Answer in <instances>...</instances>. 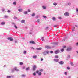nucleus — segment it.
Listing matches in <instances>:
<instances>
[{
  "label": "nucleus",
  "instance_id": "3",
  "mask_svg": "<svg viewBox=\"0 0 78 78\" xmlns=\"http://www.w3.org/2000/svg\"><path fill=\"white\" fill-rule=\"evenodd\" d=\"M8 40L10 41H13V38L12 37H9L7 38Z\"/></svg>",
  "mask_w": 78,
  "mask_h": 78
},
{
  "label": "nucleus",
  "instance_id": "36",
  "mask_svg": "<svg viewBox=\"0 0 78 78\" xmlns=\"http://www.w3.org/2000/svg\"><path fill=\"white\" fill-rule=\"evenodd\" d=\"M61 51L62 52H63V51H64V49H61Z\"/></svg>",
  "mask_w": 78,
  "mask_h": 78
},
{
  "label": "nucleus",
  "instance_id": "60",
  "mask_svg": "<svg viewBox=\"0 0 78 78\" xmlns=\"http://www.w3.org/2000/svg\"><path fill=\"white\" fill-rule=\"evenodd\" d=\"M54 27H57V25H54Z\"/></svg>",
  "mask_w": 78,
  "mask_h": 78
},
{
  "label": "nucleus",
  "instance_id": "53",
  "mask_svg": "<svg viewBox=\"0 0 78 78\" xmlns=\"http://www.w3.org/2000/svg\"><path fill=\"white\" fill-rule=\"evenodd\" d=\"M11 12V11L9 10H8V12H9H9Z\"/></svg>",
  "mask_w": 78,
  "mask_h": 78
},
{
  "label": "nucleus",
  "instance_id": "52",
  "mask_svg": "<svg viewBox=\"0 0 78 78\" xmlns=\"http://www.w3.org/2000/svg\"><path fill=\"white\" fill-rule=\"evenodd\" d=\"M76 46H78V42L76 43Z\"/></svg>",
  "mask_w": 78,
  "mask_h": 78
},
{
  "label": "nucleus",
  "instance_id": "6",
  "mask_svg": "<svg viewBox=\"0 0 78 78\" xmlns=\"http://www.w3.org/2000/svg\"><path fill=\"white\" fill-rule=\"evenodd\" d=\"M64 15L65 16H66V17H67L69 16V13L67 12H66L64 13Z\"/></svg>",
  "mask_w": 78,
  "mask_h": 78
},
{
  "label": "nucleus",
  "instance_id": "34",
  "mask_svg": "<svg viewBox=\"0 0 78 78\" xmlns=\"http://www.w3.org/2000/svg\"><path fill=\"white\" fill-rule=\"evenodd\" d=\"M41 39L42 41H45V40L44 39V37H42Z\"/></svg>",
  "mask_w": 78,
  "mask_h": 78
},
{
  "label": "nucleus",
  "instance_id": "44",
  "mask_svg": "<svg viewBox=\"0 0 78 78\" xmlns=\"http://www.w3.org/2000/svg\"><path fill=\"white\" fill-rule=\"evenodd\" d=\"M15 43H18V42L17 41V40H15Z\"/></svg>",
  "mask_w": 78,
  "mask_h": 78
},
{
  "label": "nucleus",
  "instance_id": "20",
  "mask_svg": "<svg viewBox=\"0 0 78 78\" xmlns=\"http://www.w3.org/2000/svg\"><path fill=\"white\" fill-rule=\"evenodd\" d=\"M52 20L53 21H55L56 20V18L55 17H53L52 18Z\"/></svg>",
  "mask_w": 78,
  "mask_h": 78
},
{
  "label": "nucleus",
  "instance_id": "40",
  "mask_svg": "<svg viewBox=\"0 0 78 78\" xmlns=\"http://www.w3.org/2000/svg\"><path fill=\"white\" fill-rule=\"evenodd\" d=\"M64 74L65 75H67V72H65Z\"/></svg>",
  "mask_w": 78,
  "mask_h": 78
},
{
  "label": "nucleus",
  "instance_id": "21",
  "mask_svg": "<svg viewBox=\"0 0 78 78\" xmlns=\"http://www.w3.org/2000/svg\"><path fill=\"white\" fill-rule=\"evenodd\" d=\"M43 54L44 55H46V52L45 51H44L43 52Z\"/></svg>",
  "mask_w": 78,
  "mask_h": 78
},
{
  "label": "nucleus",
  "instance_id": "37",
  "mask_svg": "<svg viewBox=\"0 0 78 78\" xmlns=\"http://www.w3.org/2000/svg\"><path fill=\"white\" fill-rule=\"evenodd\" d=\"M26 70L27 71H28V70H29V67L26 68Z\"/></svg>",
  "mask_w": 78,
  "mask_h": 78
},
{
  "label": "nucleus",
  "instance_id": "31",
  "mask_svg": "<svg viewBox=\"0 0 78 78\" xmlns=\"http://www.w3.org/2000/svg\"><path fill=\"white\" fill-rule=\"evenodd\" d=\"M4 18H8V16L5 15L4 16Z\"/></svg>",
  "mask_w": 78,
  "mask_h": 78
},
{
  "label": "nucleus",
  "instance_id": "10",
  "mask_svg": "<svg viewBox=\"0 0 78 78\" xmlns=\"http://www.w3.org/2000/svg\"><path fill=\"white\" fill-rule=\"evenodd\" d=\"M54 60L55 62H58L59 61V60L58 59H54Z\"/></svg>",
  "mask_w": 78,
  "mask_h": 78
},
{
  "label": "nucleus",
  "instance_id": "8",
  "mask_svg": "<svg viewBox=\"0 0 78 78\" xmlns=\"http://www.w3.org/2000/svg\"><path fill=\"white\" fill-rule=\"evenodd\" d=\"M60 52V51L59 50H57L55 51V54H58V53H59Z\"/></svg>",
  "mask_w": 78,
  "mask_h": 78
},
{
  "label": "nucleus",
  "instance_id": "2",
  "mask_svg": "<svg viewBox=\"0 0 78 78\" xmlns=\"http://www.w3.org/2000/svg\"><path fill=\"white\" fill-rule=\"evenodd\" d=\"M36 73L37 74H38V76H41V75H42V73L41 72H39V71L38 70L36 71Z\"/></svg>",
  "mask_w": 78,
  "mask_h": 78
},
{
  "label": "nucleus",
  "instance_id": "18",
  "mask_svg": "<svg viewBox=\"0 0 78 78\" xmlns=\"http://www.w3.org/2000/svg\"><path fill=\"white\" fill-rule=\"evenodd\" d=\"M40 22H41V20H40V19H38L36 21V22H37V23H39Z\"/></svg>",
  "mask_w": 78,
  "mask_h": 78
},
{
  "label": "nucleus",
  "instance_id": "9",
  "mask_svg": "<svg viewBox=\"0 0 78 78\" xmlns=\"http://www.w3.org/2000/svg\"><path fill=\"white\" fill-rule=\"evenodd\" d=\"M36 65H34V66L33 67V71H34L35 70H36Z\"/></svg>",
  "mask_w": 78,
  "mask_h": 78
},
{
  "label": "nucleus",
  "instance_id": "45",
  "mask_svg": "<svg viewBox=\"0 0 78 78\" xmlns=\"http://www.w3.org/2000/svg\"><path fill=\"white\" fill-rule=\"evenodd\" d=\"M48 28H49V27H46L45 28V30H48Z\"/></svg>",
  "mask_w": 78,
  "mask_h": 78
},
{
  "label": "nucleus",
  "instance_id": "54",
  "mask_svg": "<svg viewBox=\"0 0 78 78\" xmlns=\"http://www.w3.org/2000/svg\"><path fill=\"white\" fill-rule=\"evenodd\" d=\"M40 72H43V69L40 70Z\"/></svg>",
  "mask_w": 78,
  "mask_h": 78
},
{
  "label": "nucleus",
  "instance_id": "41",
  "mask_svg": "<svg viewBox=\"0 0 78 78\" xmlns=\"http://www.w3.org/2000/svg\"><path fill=\"white\" fill-rule=\"evenodd\" d=\"M14 19H16V20H17V17L16 16H14Z\"/></svg>",
  "mask_w": 78,
  "mask_h": 78
},
{
  "label": "nucleus",
  "instance_id": "59",
  "mask_svg": "<svg viewBox=\"0 0 78 78\" xmlns=\"http://www.w3.org/2000/svg\"><path fill=\"white\" fill-rule=\"evenodd\" d=\"M43 60H44V59H43V58H41V61H43Z\"/></svg>",
  "mask_w": 78,
  "mask_h": 78
},
{
  "label": "nucleus",
  "instance_id": "13",
  "mask_svg": "<svg viewBox=\"0 0 78 78\" xmlns=\"http://www.w3.org/2000/svg\"><path fill=\"white\" fill-rule=\"evenodd\" d=\"M36 50H42V48H37L35 49Z\"/></svg>",
  "mask_w": 78,
  "mask_h": 78
},
{
  "label": "nucleus",
  "instance_id": "16",
  "mask_svg": "<svg viewBox=\"0 0 78 78\" xmlns=\"http://www.w3.org/2000/svg\"><path fill=\"white\" fill-rule=\"evenodd\" d=\"M17 69V67H15L14 68V69L16 71V72H19V69Z\"/></svg>",
  "mask_w": 78,
  "mask_h": 78
},
{
  "label": "nucleus",
  "instance_id": "4",
  "mask_svg": "<svg viewBox=\"0 0 78 78\" xmlns=\"http://www.w3.org/2000/svg\"><path fill=\"white\" fill-rule=\"evenodd\" d=\"M45 47L46 48H47V49H51V48H52V47L48 46H46Z\"/></svg>",
  "mask_w": 78,
  "mask_h": 78
},
{
  "label": "nucleus",
  "instance_id": "17",
  "mask_svg": "<svg viewBox=\"0 0 78 78\" xmlns=\"http://www.w3.org/2000/svg\"><path fill=\"white\" fill-rule=\"evenodd\" d=\"M21 23H25V20H22L21 21Z\"/></svg>",
  "mask_w": 78,
  "mask_h": 78
},
{
  "label": "nucleus",
  "instance_id": "33",
  "mask_svg": "<svg viewBox=\"0 0 78 78\" xmlns=\"http://www.w3.org/2000/svg\"><path fill=\"white\" fill-rule=\"evenodd\" d=\"M11 76H7V78H11Z\"/></svg>",
  "mask_w": 78,
  "mask_h": 78
},
{
  "label": "nucleus",
  "instance_id": "22",
  "mask_svg": "<svg viewBox=\"0 0 78 78\" xmlns=\"http://www.w3.org/2000/svg\"><path fill=\"white\" fill-rule=\"evenodd\" d=\"M33 58H34V59H35L36 58H37V56L36 55H34L33 56Z\"/></svg>",
  "mask_w": 78,
  "mask_h": 78
},
{
  "label": "nucleus",
  "instance_id": "39",
  "mask_svg": "<svg viewBox=\"0 0 78 78\" xmlns=\"http://www.w3.org/2000/svg\"><path fill=\"white\" fill-rule=\"evenodd\" d=\"M67 70H70V67L68 66L67 67Z\"/></svg>",
  "mask_w": 78,
  "mask_h": 78
},
{
  "label": "nucleus",
  "instance_id": "19",
  "mask_svg": "<svg viewBox=\"0 0 78 78\" xmlns=\"http://www.w3.org/2000/svg\"><path fill=\"white\" fill-rule=\"evenodd\" d=\"M24 14H28V12L27 11H25L23 12Z\"/></svg>",
  "mask_w": 78,
  "mask_h": 78
},
{
  "label": "nucleus",
  "instance_id": "7",
  "mask_svg": "<svg viewBox=\"0 0 78 78\" xmlns=\"http://www.w3.org/2000/svg\"><path fill=\"white\" fill-rule=\"evenodd\" d=\"M59 64L60 65H63L64 64V62L62 61H60L58 62Z\"/></svg>",
  "mask_w": 78,
  "mask_h": 78
},
{
  "label": "nucleus",
  "instance_id": "26",
  "mask_svg": "<svg viewBox=\"0 0 78 78\" xmlns=\"http://www.w3.org/2000/svg\"><path fill=\"white\" fill-rule=\"evenodd\" d=\"M53 5H54V6H56V5H58V4H57V3H56V2H54L53 3Z\"/></svg>",
  "mask_w": 78,
  "mask_h": 78
},
{
  "label": "nucleus",
  "instance_id": "38",
  "mask_svg": "<svg viewBox=\"0 0 78 78\" xmlns=\"http://www.w3.org/2000/svg\"><path fill=\"white\" fill-rule=\"evenodd\" d=\"M23 53L24 54H26L27 53V51H24Z\"/></svg>",
  "mask_w": 78,
  "mask_h": 78
},
{
  "label": "nucleus",
  "instance_id": "43",
  "mask_svg": "<svg viewBox=\"0 0 78 78\" xmlns=\"http://www.w3.org/2000/svg\"><path fill=\"white\" fill-rule=\"evenodd\" d=\"M2 12H4L5 11V9H2Z\"/></svg>",
  "mask_w": 78,
  "mask_h": 78
},
{
  "label": "nucleus",
  "instance_id": "35",
  "mask_svg": "<svg viewBox=\"0 0 78 78\" xmlns=\"http://www.w3.org/2000/svg\"><path fill=\"white\" fill-rule=\"evenodd\" d=\"M14 70H15V69H14V68L13 69H12L11 72L12 73H13L14 72Z\"/></svg>",
  "mask_w": 78,
  "mask_h": 78
},
{
  "label": "nucleus",
  "instance_id": "47",
  "mask_svg": "<svg viewBox=\"0 0 78 78\" xmlns=\"http://www.w3.org/2000/svg\"><path fill=\"white\" fill-rule=\"evenodd\" d=\"M70 64H71V66H73V62H71Z\"/></svg>",
  "mask_w": 78,
  "mask_h": 78
},
{
  "label": "nucleus",
  "instance_id": "57",
  "mask_svg": "<svg viewBox=\"0 0 78 78\" xmlns=\"http://www.w3.org/2000/svg\"><path fill=\"white\" fill-rule=\"evenodd\" d=\"M28 12H30V10L29 9H28Z\"/></svg>",
  "mask_w": 78,
  "mask_h": 78
},
{
  "label": "nucleus",
  "instance_id": "58",
  "mask_svg": "<svg viewBox=\"0 0 78 78\" xmlns=\"http://www.w3.org/2000/svg\"><path fill=\"white\" fill-rule=\"evenodd\" d=\"M75 27H76V28H77V27H78V26L77 25H75Z\"/></svg>",
  "mask_w": 78,
  "mask_h": 78
},
{
  "label": "nucleus",
  "instance_id": "25",
  "mask_svg": "<svg viewBox=\"0 0 78 78\" xmlns=\"http://www.w3.org/2000/svg\"><path fill=\"white\" fill-rule=\"evenodd\" d=\"M70 58V54H69L67 56V58Z\"/></svg>",
  "mask_w": 78,
  "mask_h": 78
},
{
  "label": "nucleus",
  "instance_id": "1",
  "mask_svg": "<svg viewBox=\"0 0 78 78\" xmlns=\"http://www.w3.org/2000/svg\"><path fill=\"white\" fill-rule=\"evenodd\" d=\"M72 50V47H68L67 48L66 50L67 51L69 52L71 51Z\"/></svg>",
  "mask_w": 78,
  "mask_h": 78
},
{
  "label": "nucleus",
  "instance_id": "46",
  "mask_svg": "<svg viewBox=\"0 0 78 78\" xmlns=\"http://www.w3.org/2000/svg\"><path fill=\"white\" fill-rule=\"evenodd\" d=\"M22 76L23 77H25V76H26L25 75L23 74V75H22Z\"/></svg>",
  "mask_w": 78,
  "mask_h": 78
},
{
  "label": "nucleus",
  "instance_id": "64",
  "mask_svg": "<svg viewBox=\"0 0 78 78\" xmlns=\"http://www.w3.org/2000/svg\"><path fill=\"white\" fill-rule=\"evenodd\" d=\"M75 31V29H72V31Z\"/></svg>",
  "mask_w": 78,
  "mask_h": 78
},
{
  "label": "nucleus",
  "instance_id": "51",
  "mask_svg": "<svg viewBox=\"0 0 78 78\" xmlns=\"http://www.w3.org/2000/svg\"><path fill=\"white\" fill-rule=\"evenodd\" d=\"M58 19H62V18L61 17H59Z\"/></svg>",
  "mask_w": 78,
  "mask_h": 78
},
{
  "label": "nucleus",
  "instance_id": "48",
  "mask_svg": "<svg viewBox=\"0 0 78 78\" xmlns=\"http://www.w3.org/2000/svg\"><path fill=\"white\" fill-rule=\"evenodd\" d=\"M39 16H36L35 17V18H36V19H38V18H39Z\"/></svg>",
  "mask_w": 78,
  "mask_h": 78
},
{
  "label": "nucleus",
  "instance_id": "61",
  "mask_svg": "<svg viewBox=\"0 0 78 78\" xmlns=\"http://www.w3.org/2000/svg\"><path fill=\"white\" fill-rule=\"evenodd\" d=\"M25 66H23V67H22V69H25Z\"/></svg>",
  "mask_w": 78,
  "mask_h": 78
},
{
  "label": "nucleus",
  "instance_id": "55",
  "mask_svg": "<svg viewBox=\"0 0 78 78\" xmlns=\"http://www.w3.org/2000/svg\"><path fill=\"white\" fill-rule=\"evenodd\" d=\"M55 57L56 58H58V55H56L55 56Z\"/></svg>",
  "mask_w": 78,
  "mask_h": 78
},
{
  "label": "nucleus",
  "instance_id": "5",
  "mask_svg": "<svg viewBox=\"0 0 78 78\" xmlns=\"http://www.w3.org/2000/svg\"><path fill=\"white\" fill-rule=\"evenodd\" d=\"M58 42H54L53 43H52V44L53 45H58Z\"/></svg>",
  "mask_w": 78,
  "mask_h": 78
},
{
  "label": "nucleus",
  "instance_id": "63",
  "mask_svg": "<svg viewBox=\"0 0 78 78\" xmlns=\"http://www.w3.org/2000/svg\"><path fill=\"white\" fill-rule=\"evenodd\" d=\"M73 29L75 30V27H73Z\"/></svg>",
  "mask_w": 78,
  "mask_h": 78
},
{
  "label": "nucleus",
  "instance_id": "30",
  "mask_svg": "<svg viewBox=\"0 0 78 78\" xmlns=\"http://www.w3.org/2000/svg\"><path fill=\"white\" fill-rule=\"evenodd\" d=\"M67 5L68 6H70L71 5V3H70V2H68L67 3Z\"/></svg>",
  "mask_w": 78,
  "mask_h": 78
},
{
  "label": "nucleus",
  "instance_id": "50",
  "mask_svg": "<svg viewBox=\"0 0 78 78\" xmlns=\"http://www.w3.org/2000/svg\"><path fill=\"white\" fill-rule=\"evenodd\" d=\"M31 49H32V50H34V48L33 47H31Z\"/></svg>",
  "mask_w": 78,
  "mask_h": 78
},
{
  "label": "nucleus",
  "instance_id": "14",
  "mask_svg": "<svg viewBox=\"0 0 78 78\" xmlns=\"http://www.w3.org/2000/svg\"><path fill=\"white\" fill-rule=\"evenodd\" d=\"M1 25H5V22H2L1 23Z\"/></svg>",
  "mask_w": 78,
  "mask_h": 78
},
{
  "label": "nucleus",
  "instance_id": "28",
  "mask_svg": "<svg viewBox=\"0 0 78 78\" xmlns=\"http://www.w3.org/2000/svg\"><path fill=\"white\" fill-rule=\"evenodd\" d=\"M43 17L44 19H47V16L45 15L43 16Z\"/></svg>",
  "mask_w": 78,
  "mask_h": 78
},
{
  "label": "nucleus",
  "instance_id": "62",
  "mask_svg": "<svg viewBox=\"0 0 78 78\" xmlns=\"http://www.w3.org/2000/svg\"><path fill=\"white\" fill-rule=\"evenodd\" d=\"M66 47L65 46H63V48H66Z\"/></svg>",
  "mask_w": 78,
  "mask_h": 78
},
{
  "label": "nucleus",
  "instance_id": "15",
  "mask_svg": "<svg viewBox=\"0 0 78 78\" xmlns=\"http://www.w3.org/2000/svg\"><path fill=\"white\" fill-rule=\"evenodd\" d=\"M18 11H19V12H22L23 11V10L21 8V9H18Z\"/></svg>",
  "mask_w": 78,
  "mask_h": 78
},
{
  "label": "nucleus",
  "instance_id": "11",
  "mask_svg": "<svg viewBox=\"0 0 78 78\" xmlns=\"http://www.w3.org/2000/svg\"><path fill=\"white\" fill-rule=\"evenodd\" d=\"M30 44H35L36 43H35V42L33 41H31L30 42Z\"/></svg>",
  "mask_w": 78,
  "mask_h": 78
},
{
  "label": "nucleus",
  "instance_id": "23",
  "mask_svg": "<svg viewBox=\"0 0 78 78\" xmlns=\"http://www.w3.org/2000/svg\"><path fill=\"white\" fill-rule=\"evenodd\" d=\"M46 51V55H47V54H49V51L48 50L46 51Z\"/></svg>",
  "mask_w": 78,
  "mask_h": 78
},
{
  "label": "nucleus",
  "instance_id": "29",
  "mask_svg": "<svg viewBox=\"0 0 78 78\" xmlns=\"http://www.w3.org/2000/svg\"><path fill=\"white\" fill-rule=\"evenodd\" d=\"M42 8L43 9H46V7L44 6H42Z\"/></svg>",
  "mask_w": 78,
  "mask_h": 78
},
{
  "label": "nucleus",
  "instance_id": "32",
  "mask_svg": "<svg viewBox=\"0 0 78 78\" xmlns=\"http://www.w3.org/2000/svg\"><path fill=\"white\" fill-rule=\"evenodd\" d=\"M13 5H16V2H13Z\"/></svg>",
  "mask_w": 78,
  "mask_h": 78
},
{
  "label": "nucleus",
  "instance_id": "27",
  "mask_svg": "<svg viewBox=\"0 0 78 78\" xmlns=\"http://www.w3.org/2000/svg\"><path fill=\"white\" fill-rule=\"evenodd\" d=\"M33 75L34 76H36V72H34L33 74Z\"/></svg>",
  "mask_w": 78,
  "mask_h": 78
},
{
  "label": "nucleus",
  "instance_id": "24",
  "mask_svg": "<svg viewBox=\"0 0 78 78\" xmlns=\"http://www.w3.org/2000/svg\"><path fill=\"white\" fill-rule=\"evenodd\" d=\"M31 16H32V17H34V16H35V13H33L31 14Z\"/></svg>",
  "mask_w": 78,
  "mask_h": 78
},
{
  "label": "nucleus",
  "instance_id": "56",
  "mask_svg": "<svg viewBox=\"0 0 78 78\" xmlns=\"http://www.w3.org/2000/svg\"><path fill=\"white\" fill-rule=\"evenodd\" d=\"M76 11L77 12H78V8H76Z\"/></svg>",
  "mask_w": 78,
  "mask_h": 78
},
{
  "label": "nucleus",
  "instance_id": "12",
  "mask_svg": "<svg viewBox=\"0 0 78 78\" xmlns=\"http://www.w3.org/2000/svg\"><path fill=\"white\" fill-rule=\"evenodd\" d=\"M12 25H14V27L15 28H16V29H17V26L16 25L15 23H12Z\"/></svg>",
  "mask_w": 78,
  "mask_h": 78
},
{
  "label": "nucleus",
  "instance_id": "42",
  "mask_svg": "<svg viewBox=\"0 0 78 78\" xmlns=\"http://www.w3.org/2000/svg\"><path fill=\"white\" fill-rule=\"evenodd\" d=\"M20 65L21 66H22V65H23V62H20Z\"/></svg>",
  "mask_w": 78,
  "mask_h": 78
},
{
  "label": "nucleus",
  "instance_id": "49",
  "mask_svg": "<svg viewBox=\"0 0 78 78\" xmlns=\"http://www.w3.org/2000/svg\"><path fill=\"white\" fill-rule=\"evenodd\" d=\"M53 53V51H50V53Z\"/></svg>",
  "mask_w": 78,
  "mask_h": 78
}]
</instances>
